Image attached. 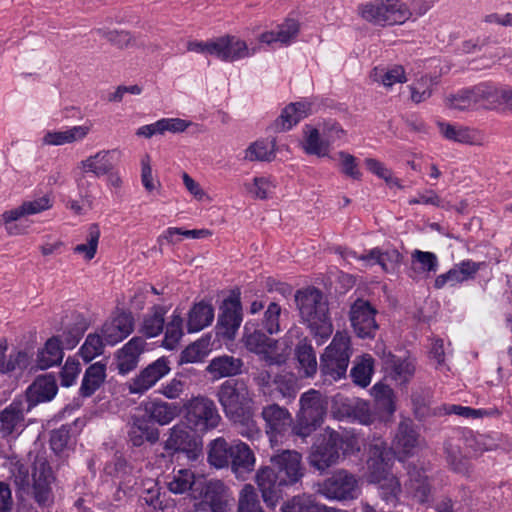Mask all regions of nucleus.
I'll return each instance as SVG.
<instances>
[{"label":"nucleus","instance_id":"obj_60","mask_svg":"<svg viewBox=\"0 0 512 512\" xmlns=\"http://www.w3.org/2000/svg\"><path fill=\"white\" fill-rule=\"evenodd\" d=\"M100 237V231L97 226H92L89 228V232L87 235V239L85 243L78 244L74 248V252L76 254L81 255L85 260H91L94 258L98 242Z\"/></svg>","mask_w":512,"mask_h":512},{"label":"nucleus","instance_id":"obj_19","mask_svg":"<svg viewBox=\"0 0 512 512\" xmlns=\"http://www.w3.org/2000/svg\"><path fill=\"white\" fill-rule=\"evenodd\" d=\"M164 448L168 451L183 452L189 459L194 460L201 451V443L191 434L187 425L178 423L169 429Z\"/></svg>","mask_w":512,"mask_h":512},{"label":"nucleus","instance_id":"obj_21","mask_svg":"<svg viewBox=\"0 0 512 512\" xmlns=\"http://www.w3.org/2000/svg\"><path fill=\"white\" fill-rule=\"evenodd\" d=\"M134 328L131 314L118 313L108 319L101 327V336L107 345L114 346L128 337Z\"/></svg>","mask_w":512,"mask_h":512},{"label":"nucleus","instance_id":"obj_24","mask_svg":"<svg viewBox=\"0 0 512 512\" xmlns=\"http://www.w3.org/2000/svg\"><path fill=\"white\" fill-rule=\"evenodd\" d=\"M26 400L15 399L0 413V433L3 437L19 435L24 429Z\"/></svg>","mask_w":512,"mask_h":512},{"label":"nucleus","instance_id":"obj_46","mask_svg":"<svg viewBox=\"0 0 512 512\" xmlns=\"http://www.w3.org/2000/svg\"><path fill=\"white\" fill-rule=\"evenodd\" d=\"M166 313L167 309L165 307L160 305L153 306L143 318L141 332L149 338L158 336L163 331Z\"/></svg>","mask_w":512,"mask_h":512},{"label":"nucleus","instance_id":"obj_52","mask_svg":"<svg viewBox=\"0 0 512 512\" xmlns=\"http://www.w3.org/2000/svg\"><path fill=\"white\" fill-rule=\"evenodd\" d=\"M230 445L222 438L214 439L209 445L208 462L217 469L230 464Z\"/></svg>","mask_w":512,"mask_h":512},{"label":"nucleus","instance_id":"obj_55","mask_svg":"<svg viewBox=\"0 0 512 512\" xmlns=\"http://www.w3.org/2000/svg\"><path fill=\"white\" fill-rule=\"evenodd\" d=\"M373 362V358L368 354L361 356L356 361L355 366L351 370V376L357 385L366 387L370 384L373 374Z\"/></svg>","mask_w":512,"mask_h":512},{"label":"nucleus","instance_id":"obj_27","mask_svg":"<svg viewBox=\"0 0 512 512\" xmlns=\"http://www.w3.org/2000/svg\"><path fill=\"white\" fill-rule=\"evenodd\" d=\"M92 123L66 127L62 130L47 131L42 137V144L48 146H61L84 140L92 130Z\"/></svg>","mask_w":512,"mask_h":512},{"label":"nucleus","instance_id":"obj_33","mask_svg":"<svg viewBox=\"0 0 512 512\" xmlns=\"http://www.w3.org/2000/svg\"><path fill=\"white\" fill-rule=\"evenodd\" d=\"M299 32V24L296 20L288 19L278 25L276 29L265 31L258 37V44H280L289 45Z\"/></svg>","mask_w":512,"mask_h":512},{"label":"nucleus","instance_id":"obj_35","mask_svg":"<svg viewBox=\"0 0 512 512\" xmlns=\"http://www.w3.org/2000/svg\"><path fill=\"white\" fill-rule=\"evenodd\" d=\"M107 364L98 361L88 366L84 372L79 393L83 397L92 396L105 382Z\"/></svg>","mask_w":512,"mask_h":512},{"label":"nucleus","instance_id":"obj_26","mask_svg":"<svg viewBox=\"0 0 512 512\" xmlns=\"http://www.w3.org/2000/svg\"><path fill=\"white\" fill-rule=\"evenodd\" d=\"M255 481L262 493L264 502L275 507L280 498V487L285 486L280 482V476L271 467H261L256 475Z\"/></svg>","mask_w":512,"mask_h":512},{"label":"nucleus","instance_id":"obj_51","mask_svg":"<svg viewBox=\"0 0 512 512\" xmlns=\"http://www.w3.org/2000/svg\"><path fill=\"white\" fill-rule=\"evenodd\" d=\"M296 357L299 364V370L305 377H312L317 371V360L315 352L306 340L299 343L296 348Z\"/></svg>","mask_w":512,"mask_h":512},{"label":"nucleus","instance_id":"obj_23","mask_svg":"<svg viewBox=\"0 0 512 512\" xmlns=\"http://www.w3.org/2000/svg\"><path fill=\"white\" fill-rule=\"evenodd\" d=\"M32 481V491L36 502L41 506L48 505L52 500L51 483L53 481V475L51 468L44 459L36 460L32 473Z\"/></svg>","mask_w":512,"mask_h":512},{"label":"nucleus","instance_id":"obj_28","mask_svg":"<svg viewBox=\"0 0 512 512\" xmlns=\"http://www.w3.org/2000/svg\"><path fill=\"white\" fill-rule=\"evenodd\" d=\"M481 264L472 260H464L454 265L448 272L436 277L434 286L441 289L446 285L456 286L474 278Z\"/></svg>","mask_w":512,"mask_h":512},{"label":"nucleus","instance_id":"obj_32","mask_svg":"<svg viewBox=\"0 0 512 512\" xmlns=\"http://www.w3.org/2000/svg\"><path fill=\"white\" fill-rule=\"evenodd\" d=\"M262 417L266 423V432L270 435L271 442L276 434L283 432L292 421L287 409L277 404H271L263 408Z\"/></svg>","mask_w":512,"mask_h":512},{"label":"nucleus","instance_id":"obj_9","mask_svg":"<svg viewBox=\"0 0 512 512\" xmlns=\"http://www.w3.org/2000/svg\"><path fill=\"white\" fill-rule=\"evenodd\" d=\"M318 493L331 501H349L361 493L360 480L346 470H338L318 486Z\"/></svg>","mask_w":512,"mask_h":512},{"label":"nucleus","instance_id":"obj_3","mask_svg":"<svg viewBox=\"0 0 512 512\" xmlns=\"http://www.w3.org/2000/svg\"><path fill=\"white\" fill-rule=\"evenodd\" d=\"M293 330H290L283 342L269 338L260 329L255 321H247L243 329V343L245 347L257 354L260 359L268 364H280L285 362L289 355L287 339L292 337Z\"/></svg>","mask_w":512,"mask_h":512},{"label":"nucleus","instance_id":"obj_11","mask_svg":"<svg viewBox=\"0 0 512 512\" xmlns=\"http://www.w3.org/2000/svg\"><path fill=\"white\" fill-rule=\"evenodd\" d=\"M193 499L200 500V509L210 508L212 512H227L229 493L228 488L220 480H206L201 477L200 482L193 489Z\"/></svg>","mask_w":512,"mask_h":512},{"label":"nucleus","instance_id":"obj_64","mask_svg":"<svg viewBox=\"0 0 512 512\" xmlns=\"http://www.w3.org/2000/svg\"><path fill=\"white\" fill-rule=\"evenodd\" d=\"M317 503L311 496H296L282 506V512H315Z\"/></svg>","mask_w":512,"mask_h":512},{"label":"nucleus","instance_id":"obj_54","mask_svg":"<svg viewBox=\"0 0 512 512\" xmlns=\"http://www.w3.org/2000/svg\"><path fill=\"white\" fill-rule=\"evenodd\" d=\"M102 338L103 337L97 333L87 335L78 351V354L84 362H91L93 359L103 354L106 343L103 342Z\"/></svg>","mask_w":512,"mask_h":512},{"label":"nucleus","instance_id":"obj_36","mask_svg":"<svg viewBox=\"0 0 512 512\" xmlns=\"http://www.w3.org/2000/svg\"><path fill=\"white\" fill-rule=\"evenodd\" d=\"M242 366L243 362L241 359L229 355H222L213 358L206 367V371L211 375L213 380H219L240 374Z\"/></svg>","mask_w":512,"mask_h":512},{"label":"nucleus","instance_id":"obj_13","mask_svg":"<svg viewBox=\"0 0 512 512\" xmlns=\"http://www.w3.org/2000/svg\"><path fill=\"white\" fill-rule=\"evenodd\" d=\"M339 433L327 429L321 440L312 447L309 456V463L317 470L323 472L332 465H335L339 459L338 444Z\"/></svg>","mask_w":512,"mask_h":512},{"label":"nucleus","instance_id":"obj_16","mask_svg":"<svg viewBox=\"0 0 512 512\" xmlns=\"http://www.w3.org/2000/svg\"><path fill=\"white\" fill-rule=\"evenodd\" d=\"M171 362L168 357L162 356L136 375L129 383L131 394H143L156 385L162 378L171 371Z\"/></svg>","mask_w":512,"mask_h":512},{"label":"nucleus","instance_id":"obj_58","mask_svg":"<svg viewBox=\"0 0 512 512\" xmlns=\"http://www.w3.org/2000/svg\"><path fill=\"white\" fill-rule=\"evenodd\" d=\"M129 438L134 446H141L144 441L155 443L159 439V431L144 422H136L129 431Z\"/></svg>","mask_w":512,"mask_h":512},{"label":"nucleus","instance_id":"obj_20","mask_svg":"<svg viewBox=\"0 0 512 512\" xmlns=\"http://www.w3.org/2000/svg\"><path fill=\"white\" fill-rule=\"evenodd\" d=\"M301 459V455L292 450L282 451L271 458V462L280 476L281 483L292 485L303 477Z\"/></svg>","mask_w":512,"mask_h":512},{"label":"nucleus","instance_id":"obj_25","mask_svg":"<svg viewBox=\"0 0 512 512\" xmlns=\"http://www.w3.org/2000/svg\"><path fill=\"white\" fill-rule=\"evenodd\" d=\"M438 127L441 135L449 141L467 145H483L486 140L485 134L476 128L448 122H439Z\"/></svg>","mask_w":512,"mask_h":512},{"label":"nucleus","instance_id":"obj_61","mask_svg":"<svg viewBox=\"0 0 512 512\" xmlns=\"http://www.w3.org/2000/svg\"><path fill=\"white\" fill-rule=\"evenodd\" d=\"M89 324L90 323L85 316L76 312H73L70 314V316L66 317L63 325L75 331V337H72L70 341L71 345H77L79 343L81 337L88 329Z\"/></svg>","mask_w":512,"mask_h":512},{"label":"nucleus","instance_id":"obj_7","mask_svg":"<svg viewBox=\"0 0 512 512\" xmlns=\"http://www.w3.org/2000/svg\"><path fill=\"white\" fill-rule=\"evenodd\" d=\"M216 397L227 418L238 417L243 410L254 406L253 394L242 380H227L223 382Z\"/></svg>","mask_w":512,"mask_h":512},{"label":"nucleus","instance_id":"obj_48","mask_svg":"<svg viewBox=\"0 0 512 512\" xmlns=\"http://www.w3.org/2000/svg\"><path fill=\"white\" fill-rule=\"evenodd\" d=\"M183 318L179 310H174L166 326L162 346L167 350L175 349L183 337Z\"/></svg>","mask_w":512,"mask_h":512},{"label":"nucleus","instance_id":"obj_5","mask_svg":"<svg viewBox=\"0 0 512 512\" xmlns=\"http://www.w3.org/2000/svg\"><path fill=\"white\" fill-rule=\"evenodd\" d=\"M351 356L350 337L345 332H337L321 356V371L336 381L345 376Z\"/></svg>","mask_w":512,"mask_h":512},{"label":"nucleus","instance_id":"obj_41","mask_svg":"<svg viewBox=\"0 0 512 512\" xmlns=\"http://www.w3.org/2000/svg\"><path fill=\"white\" fill-rule=\"evenodd\" d=\"M487 110L511 111L512 110V88L498 86L492 82H486Z\"/></svg>","mask_w":512,"mask_h":512},{"label":"nucleus","instance_id":"obj_12","mask_svg":"<svg viewBox=\"0 0 512 512\" xmlns=\"http://www.w3.org/2000/svg\"><path fill=\"white\" fill-rule=\"evenodd\" d=\"M242 322V305L240 292L232 291L220 306L217 333L228 340H233Z\"/></svg>","mask_w":512,"mask_h":512},{"label":"nucleus","instance_id":"obj_14","mask_svg":"<svg viewBox=\"0 0 512 512\" xmlns=\"http://www.w3.org/2000/svg\"><path fill=\"white\" fill-rule=\"evenodd\" d=\"M486 82H481L457 93L450 94L445 99V105L453 110L478 111L487 110Z\"/></svg>","mask_w":512,"mask_h":512},{"label":"nucleus","instance_id":"obj_45","mask_svg":"<svg viewBox=\"0 0 512 512\" xmlns=\"http://www.w3.org/2000/svg\"><path fill=\"white\" fill-rule=\"evenodd\" d=\"M276 182L268 176H256L244 183V188L252 198L265 200L273 196Z\"/></svg>","mask_w":512,"mask_h":512},{"label":"nucleus","instance_id":"obj_1","mask_svg":"<svg viewBox=\"0 0 512 512\" xmlns=\"http://www.w3.org/2000/svg\"><path fill=\"white\" fill-rule=\"evenodd\" d=\"M424 445L419 432L410 420L402 421L392 441V450H388L386 443L374 439L369 444L366 478L369 483L376 484L382 498L387 502L396 500L401 492L398 478L391 473L394 462L393 454L399 461L413 456Z\"/></svg>","mask_w":512,"mask_h":512},{"label":"nucleus","instance_id":"obj_59","mask_svg":"<svg viewBox=\"0 0 512 512\" xmlns=\"http://www.w3.org/2000/svg\"><path fill=\"white\" fill-rule=\"evenodd\" d=\"M379 408L384 409L390 416L395 411L393 390L383 383H376L371 391Z\"/></svg>","mask_w":512,"mask_h":512},{"label":"nucleus","instance_id":"obj_63","mask_svg":"<svg viewBox=\"0 0 512 512\" xmlns=\"http://www.w3.org/2000/svg\"><path fill=\"white\" fill-rule=\"evenodd\" d=\"M350 416L361 424L369 425L375 420V413L370 405L361 399H356L350 404Z\"/></svg>","mask_w":512,"mask_h":512},{"label":"nucleus","instance_id":"obj_44","mask_svg":"<svg viewBox=\"0 0 512 512\" xmlns=\"http://www.w3.org/2000/svg\"><path fill=\"white\" fill-rule=\"evenodd\" d=\"M304 134L303 149L307 154L316 155L318 157L329 156L330 146L323 139L320 129L307 125L305 126Z\"/></svg>","mask_w":512,"mask_h":512},{"label":"nucleus","instance_id":"obj_8","mask_svg":"<svg viewBox=\"0 0 512 512\" xmlns=\"http://www.w3.org/2000/svg\"><path fill=\"white\" fill-rule=\"evenodd\" d=\"M327 404L320 392L309 390L300 398V412L294 427L295 434L306 437L319 426L326 414Z\"/></svg>","mask_w":512,"mask_h":512},{"label":"nucleus","instance_id":"obj_31","mask_svg":"<svg viewBox=\"0 0 512 512\" xmlns=\"http://www.w3.org/2000/svg\"><path fill=\"white\" fill-rule=\"evenodd\" d=\"M57 391L56 379L52 374L39 376L27 390V401L30 403L27 410L31 405L50 401L55 397Z\"/></svg>","mask_w":512,"mask_h":512},{"label":"nucleus","instance_id":"obj_39","mask_svg":"<svg viewBox=\"0 0 512 512\" xmlns=\"http://www.w3.org/2000/svg\"><path fill=\"white\" fill-rule=\"evenodd\" d=\"M409 480L405 488L420 503H426L429 499L431 488L428 477L422 469L416 467L409 468Z\"/></svg>","mask_w":512,"mask_h":512},{"label":"nucleus","instance_id":"obj_53","mask_svg":"<svg viewBox=\"0 0 512 512\" xmlns=\"http://www.w3.org/2000/svg\"><path fill=\"white\" fill-rule=\"evenodd\" d=\"M210 346V338H200L181 352L180 363H198L203 361L211 351Z\"/></svg>","mask_w":512,"mask_h":512},{"label":"nucleus","instance_id":"obj_42","mask_svg":"<svg viewBox=\"0 0 512 512\" xmlns=\"http://www.w3.org/2000/svg\"><path fill=\"white\" fill-rule=\"evenodd\" d=\"M200 480L201 477H196L190 469H179L173 471L171 476L168 477L167 488L174 494H183L190 491L193 498V489Z\"/></svg>","mask_w":512,"mask_h":512},{"label":"nucleus","instance_id":"obj_38","mask_svg":"<svg viewBox=\"0 0 512 512\" xmlns=\"http://www.w3.org/2000/svg\"><path fill=\"white\" fill-rule=\"evenodd\" d=\"M364 267L380 265L386 271H393L401 261L400 253L395 249L381 251L379 248L371 249L360 258Z\"/></svg>","mask_w":512,"mask_h":512},{"label":"nucleus","instance_id":"obj_49","mask_svg":"<svg viewBox=\"0 0 512 512\" xmlns=\"http://www.w3.org/2000/svg\"><path fill=\"white\" fill-rule=\"evenodd\" d=\"M7 343H0V374L12 372L16 369H24L28 366L29 356L26 352L17 351L6 357Z\"/></svg>","mask_w":512,"mask_h":512},{"label":"nucleus","instance_id":"obj_17","mask_svg":"<svg viewBox=\"0 0 512 512\" xmlns=\"http://www.w3.org/2000/svg\"><path fill=\"white\" fill-rule=\"evenodd\" d=\"M116 152V149H103L82 159L76 167V171L78 172V177L76 178L78 187L82 185V180L86 176L100 178L109 174L114 168L112 157Z\"/></svg>","mask_w":512,"mask_h":512},{"label":"nucleus","instance_id":"obj_56","mask_svg":"<svg viewBox=\"0 0 512 512\" xmlns=\"http://www.w3.org/2000/svg\"><path fill=\"white\" fill-rule=\"evenodd\" d=\"M374 81L382 83L385 87H391L396 83L406 82L404 68L400 65H394L387 69L375 68L371 74Z\"/></svg>","mask_w":512,"mask_h":512},{"label":"nucleus","instance_id":"obj_37","mask_svg":"<svg viewBox=\"0 0 512 512\" xmlns=\"http://www.w3.org/2000/svg\"><path fill=\"white\" fill-rule=\"evenodd\" d=\"M63 346L58 336L49 338L44 346L37 352V367L45 370L61 363L63 359Z\"/></svg>","mask_w":512,"mask_h":512},{"label":"nucleus","instance_id":"obj_43","mask_svg":"<svg viewBox=\"0 0 512 512\" xmlns=\"http://www.w3.org/2000/svg\"><path fill=\"white\" fill-rule=\"evenodd\" d=\"M214 319V309L211 304L206 302L196 303L188 314V332H199L209 326Z\"/></svg>","mask_w":512,"mask_h":512},{"label":"nucleus","instance_id":"obj_57","mask_svg":"<svg viewBox=\"0 0 512 512\" xmlns=\"http://www.w3.org/2000/svg\"><path fill=\"white\" fill-rule=\"evenodd\" d=\"M237 512H264L255 488L245 484L239 493Z\"/></svg>","mask_w":512,"mask_h":512},{"label":"nucleus","instance_id":"obj_4","mask_svg":"<svg viewBox=\"0 0 512 512\" xmlns=\"http://www.w3.org/2000/svg\"><path fill=\"white\" fill-rule=\"evenodd\" d=\"M363 19L377 25L403 24L412 17V11L400 0H375L359 7Z\"/></svg>","mask_w":512,"mask_h":512},{"label":"nucleus","instance_id":"obj_10","mask_svg":"<svg viewBox=\"0 0 512 512\" xmlns=\"http://www.w3.org/2000/svg\"><path fill=\"white\" fill-rule=\"evenodd\" d=\"M215 59L234 63L255 56L261 46L235 34H223L215 37Z\"/></svg>","mask_w":512,"mask_h":512},{"label":"nucleus","instance_id":"obj_40","mask_svg":"<svg viewBox=\"0 0 512 512\" xmlns=\"http://www.w3.org/2000/svg\"><path fill=\"white\" fill-rule=\"evenodd\" d=\"M145 411L150 419L163 426L171 423L179 415L180 408L176 403L153 400L145 403Z\"/></svg>","mask_w":512,"mask_h":512},{"label":"nucleus","instance_id":"obj_22","mask_svg":"<svg viewBox=\"0 0 512 512\" xmlns=\"http://www.w3.org/2000/svg\"><path fill=\"white\" fill-rule=\"evenodd\" d=\"M230 457V466L235 477L246 480L256 464L253 451L246 443L236 440L230 445Z\"/></svg>","mask_w":512,"mask_h":512},{"label":"nucleus","instance_id":"obj_50","mask_svg":"<svg viewBox=\"0 0 512 512\" xmlns=\"http://www.w3.org/2000/svg\"><path fill=\"white\" fill-rule=\"evenodd\" d=\"M276 143L273 139H262L250 144L245 150L248 161H271L275 157Z\"/></svg>","mask_w":512,"mask_h":512},{"label":"nucleus","instance_id":"obj_29","mask_svg":"<svg viewBox=\"0 0 512 512\" xmlns=\"http://www.w3.org/2000/svg\"><path fill=\"white\" fill-rule=\"evenodd\" d=\"M145 349V341L141 337H133L116 352L117 369L125 375L136 368L139 357Z\"/></svg>","mask_w":512,"mask_h":512},{"label":"nucleus","instance_id":"obj_47","mask_svg":"<svg viewBox=\"0 0 512 512\" xmlns=\"http://www.w3.org/2000/svg\"><path fill=\"white\" fill-rule=\"evenodd\" d=\"M254 414L255 407L252 406L247 410H243L242 413H239L238 417H229L228 419L238 427V431L243 437L249 440H255L260 437L261 431L254 419Z\"/></svg>","mask_w":512,"mask_h":512},{"label":"nucleus","instance_id":"obj_30","mask_svg":"<svg viewBox=\"0 0 512 512\" xmlns=\"http://www.w3.org/2000/svg\"><path fill=\"white\" fill-rule=\"evenodd\" d=\"M313 112V103L308 99L287 105L275 121L278 131H287Z\"/></svg>","mask_w":512,"mask_h":512},{"label":"nucleus","instance_id":"obj_2","mask_svg":"<svg viewBox=\"0 0 512 512\" xmlns=\"http://www.w3.org/2000/svg\"><path fill=\"white\" fill-rule=\"evenodd\" d=\"M295 300L302 321L310 329L316 342L323 344L333 332L325 297L319 290L307 288L298 291Z\"/></svg>","mask_w":512,"mask_h":512},{"label":"nucleus","instance_id":"obj_15","mask_svg":"<svg viewBox=\"0 0 512 512\" xmlns=\"http://www.w3.org/2000/svg\"><path fill=\"white\" fill-rule=\"evenodd\" d=\"M52 207L49 196L44 195L37 199L24 201L20 206L5 211L0 217V223L5 225L9 234L17 235L22 233L18 228L17 221L26 217L39 214Z\"/></svg>","mask_w":512,"mask_h":512},{"label":"nucleus","instance_id":"obj_34","mask_svg":"<svg viewBox=\"0 0 512 512\" xmlns=\"http://www.w3.org/2000/svg\"><path fill=\"white\" fill-rule=\"evenodd\" d=\"M385 378L396 384H405L413 376L414 363L410 359H401L389 354L384 359Z\"/></svg>","mask_w":512,"mask_h":512},{"label":"nucleus","instance_id":"obj_6","mask_svg":"<svg viewBox=\"0 0 512 512\" xmlns=\"http://www.w3.org/2000/svg\"><path fill=\"white\" fill-rule=\"evenodd\" d=\"M184 409L187 424L195 432L205 433L216 428L221 421L215 403L203 395L189 399Z\"/></svg>","mask_w":512,"mask_h":512},{"label":"nucleus","instance_id":"obj_18","mask_svg":"<svg viewBox=\"0 0 512 512\" xmlns=\"http://www.w3.org/2000/svg\"><path fill=\"white\" fill-rule=\"evenodd\" d=\"M376 309L368 302L358 299L350 308L351 325L360 338H373L378 330Z\"/></svg>","mask_w":512,"mask_h":512},{"label":"nucleus","instance_id":"obj_62","mask_svg":"<svg viewBox=\"0 0 512 512\" xmlns=\"http://www.w3.org/2000/svg\"><path fill=\"white\" fill-rule=\"evenodd\" d=\"M280 314L281 307L277 303L271 302L262 319V326L268 334L272 335L280 332Z\"/></svg>","mask_w":512,"mask_h":512}]
</instances>
